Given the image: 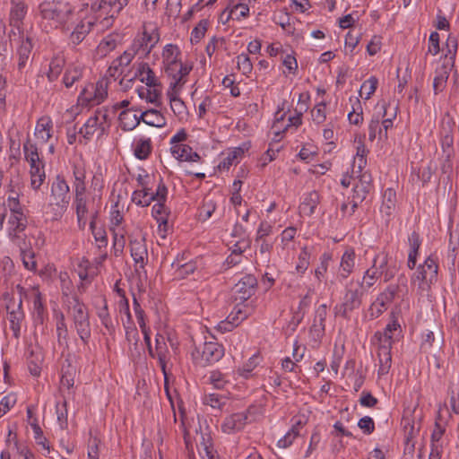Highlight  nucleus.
<instances>
[{
	"mask_svg": "<svg viewBox=\"0 0 459 459\" xmlns=\"http://www.w3.org/2000/svg\"><path fill=\"white\" fill-rule=\"evenodd\" d=\"M371 188V175L363 173L359 176L358 182L353 186V197L359 202H363Z\"/></svg>",
	"mask_w": 459,
	"mask_h": 459,
	"instance_id": "17",
	"label": "nucleus"
},
{
	"mask_svg": "<svg viewBox=\"0 0 459 459\" xmlns=\"http://www.w3.org/2000/svg\"><path fill=\"white\" fill-rule=\"evenodd\" d=\"M13 4L10 12V25L19 30L27 13V6L22 2L16 4L13 3Z\"/></svg>",
	"mask_w": 459,
	"mask_h": 459,
	"instance_id": "26",
	"label": "nucleus"
},
{
	"mask_svg": "<svg viewBox=\"0 0 459 459\" xmlns=\"http://www.w3.org/2000/svg\"><path fill=\"white\" fill-rule=\"evenodd\" d=\"M178 64L180 66L179 70H178L179 76L177 78L176 75H173V77L175 78V82L170 83V88H176L177 85H178V84H184L185 81H183V78L185 76L188 75V74L192 70L191 65L188 66V65L183 64L180 60H178Z\"/></svg>",
	"mask_w": 459,
	"mask_h": 459,
	"instance_id": "57",
	"label": "nucleus"
},
{
	"mask_svg": "<svg viewBox=\"0 0 459 459\" xmlns=\"http://www.w3.org/2000/svg\"><path fill=\"white\" fill-rule=\"evenodd\" d=\"M160 39L159 34H149L147 31H143V35L135 39L131 47L138 55H142L145 57L150 54L154 46Z\"/></svg>",
	"mask_w": 459,
	"mask_h": 459,
	"instance_id": "10",
	"label": "nucleus"
},
{
	"mask_svg": "<svg viewBox=\"0 0 459 459\" xmlns=\"http://www.w3.org/2000/svg\"><path fill=\"white\" fill-rule=\"evenodd\" d=\"M141 120L152 126L162 127L166 125V119L157 109H148L140 114Z\"/></svg>",
	"mask_w": 459,
	"mask_h": 459,
	"instance_id": "23",
	"label": "nucleus"
},
{
	"mask_svg": "<svg viewBox=\"0 0 459 459\" xmlns=\"http://www.w3.org/2000/svg\"><path fill=\"white\" fill-rule=\"evenodd\" d=\"M134 78H138L148 87H156L161 85L160 82L148 63L141 62L138 64Z\"/></svg>",
	"mask_w": 459,
	"mask_h": 459,
	"instance_id": "14",
	"label": "nucleus"
},
{
	"mask_svg": "<svg viewBox=\"0 0 459 459\" xmlns=\"http://www.w3.org/2000/svg\"><path fill=\"white\" fill-rule=\"evenodd\" d=\"M313 120L317 124H322L325 122V103L321 102L317 104L314 109L312 110Z\"/></svg>",
	"mask_w": 459,
	"mask_h": 459,
	"instance_id": "63",
	"label": "nucleus"
},
{
	"mask_svg": "<svg viewBox=\"0 0 459 459\" xmlns=\"http://www.w3.org/2000/svg\"><path fill=\"white\" fill-rule=\"evenodd\" d=\"M57 341L59 344L67 342L68 330L65 322V316L61 314L60 318L56 323Z\"/></svg>",
	"mask_w": 459,
	"mask_h": 459,
	"instance_id": "52",
	"label": "nucleus"
},
{
	"mask_svg": "<svg viewBox=\"0 0 459 459\" xmlns=\"http://www.w3.org/2000/svg\"><path fill=\"white\" fill-rule=\"evenodd\" d=\"M256 286L257 280L254 275H245L234 286L235 300H239L241 303L247 301L255 294Z\"/></svg>",
	"mask_w": 459,
	"mask_h": 459,
	"instance_id": "7",
	"label": "nucleus"
},
{
	"mask_svg": "<svg viewBox=\"0 0 459 459\" xmlns=\"http://www.w3.org/2000/svg\"><path fill=\"white\" fill-rule=\"evenodd\" d=\"M437 260L433 255L427 257L423 264H420L416 275L412 279L419 281V288L422 290H429L437 281Z\"/></svg>",
	"mask_w": 459,
	"mask_h": 459,
	"instance_id": "3",
	"label": "nucleus"
},
{
	"mask_svg": "<svg viewBox=\"0 0 459 459\" xmlns=\"http://www.w3.org/2000/svg\"><path fill=\"white\" fill-rule=\"evenodd\" d=\"M24 318V314L22 308L17 307V310L9 312L10 328L13 333V336L18 339L20 337L21 324Z\"/></svg>",
	"mask_w": 459,
	"mask_h": 459,
	"instance_id": "34",
	"label": "nucleus"
},
{
	"mask_svg": "<svg viewBox=\"0 0 459 459\" xmlns=\"http://www.w3.org/2000/svg\"><path fill=\"white\" fill-rule=\"evenodd\" d=\"M93 117L99 118V123L100 124V134H102L106 128L109 126L108 111L106 108L97 109Z\"/></svg>",
	"mask_w": 459,
	"mask_h": 459,
	"instance_id": "61",
	"label": "nucleus"
},
{
	"mask_svg": "<svg viewBox=\"0 0 459 459\" xmlns=\"http://www.w3.org/2000/svg\"><path fill=\"white\" fill-rule=\"evenodd\" d=\"M45 164L39 163V165L30 166V186L33 189L38 190L43 184L46 178Z\"/></svg>",
	"mask_w": 459,
	"mask_h": 459,
	"instance_id": "27",
	"label": "nucleus"
},
{
	"mask_svg": "<svg viewBox=\"0 0 459 459\" xmlns=\"http://www.w3.org/2000/svg\"><path fill=\"white\" fill-rule=\"evenodd\" d=\"M131 255L139 268H143L147 260V247L145 245V238L142 236L140 239L131 238L129 241Z\"/></svg>",
	"mask_w": 459,
	"mask_h": 459,
	"instance_id": "12",
	"label": "nucleus"
},
{
	"mask_svg": "<svg viewBox=\"0 0 459 459\" xmlns=\"http://www.w3.org/2000/svg\"><path fill=\"white\" fill-rule=\"evenodd\" d=\"M377 135H378L379 140L382 139V126L380 125L379 118H372L368 125V139L370 142H373Z\"/></svg>",
	"mask_w": 459,
	"mask_h": 459,
	"instance_id": "53",
	"label": "nucleus"
},
{
	"mask_svg": "<svg viewBox=\"0 0 459 459\" xmlns=\"http://www.w3.org/2000/svg\"><path fill=\"white\" fill-rule=\"evenodd\" d=\"M117 0H97L91 4V11L95 13H100V15H106V17L115 18L121 12L117 8Z\"/></svg>",
	"mask_w": 459,
	"mask_h": 459,
	"instance_id": "15",
	"label": "nucleus"
},
{
	"mask_svg": "<svg viewBox=\"0 0 459 459\" xmlns=\"http://www.w3.org/2000/svg\"><path fill=\"white\" fill-rule=\"evenodd\" d=\"M299 436V430L297 426L292 428L285 434V436L278 441V446L281 448H287L290 446L293 440Z\"/></svg>",
	"mask_w": 459,
	"mask_h": 459,
	"instance_id": "55",
	"label": "nucleus"
},
{
	"mask_svg": "<svg viewBox=\"0 0 459 459\" xmlns=\"http://www.w3.org/2000/svg\"><path fill=\"white\" fill-rule=\"evenodd\" d=\"M228 398L219 394H210L205 395L204 404L210 405L213 409L222 410L226 405Z\"/></svg>",
	"mask_w": 459,
	"mask_h": 459,
	"instance_id": "38",
	"label": "nucleus"
},
{
	"mask_svg": "<svg viewBox=\"0 0 459 459\" xmlns=\"http://www.w3.org/2000/svg\"><path fill=\"white\" fill-rule=\"evenodd\" d=\"M348 119L351 124L355 126H359L363 122L362 107L358 98L355 99L352 110L348 114Z\"/></svg>",
	"mask_w": 459,
	"mask_h": 459,
	"instance_id": "40",
	"label": "nucleus"
},
{
	"mask_svg": "<svg viewBox=\"0 0 459 459\" xmlns=\"http://www.w3.org/2000/svg\"><path fill=\"white\" fill-rule=\"evenodd\" d=\"M448 394L450 395L451 411L459 414V386H456L454 382L449 383Z\"/></svg>",
	"mask_w": 459,
	"mask_h": 459,
	"instance_id": "45",
	"label": "nucleus"
},
{
	"mask_svg": "<svg viewBox=\"0 0 459 459\" xmlns=\"http://www.w3.org/2000/svg\"><path fill=\"white\" fill-rule=\"evenodd\" d=\"M149 88L150 89L146 91V100L154 104L156 107H160L161 105L160 99L161 96L162 85Z\"/></svg>",
	"mask_w": 459,
	"mask_h": 459,
	"instance_id": "51",
	"label": "nucleus"
},
{
	"mask_svg": "<svg viewBox=\"0 0 459 459\" xmlns=\"http://www.w3.org/2000/svg\"><path fill=\"white\" fill-rule=\"evenodd\" d=\"M245 307L246 306H243L242 307L239 304H238L237 306H235L233 311L228 316L227 319H230V323L237 326L249 315L247 309H244Z\"/></svg>",
	"mask_w": 459,
	"mask_h": 459,
	"instance_id": "44",
	"label": "nucleus"
},
{
	"mask_svg": "<svg viewBox=\"0 0 459 459\" xmlns=\"http://www.w3.org/2000/svg\"><path fill=\"white\" fill-rule=\"evenodd\" d=\"M33 48L31 39L26 37L22 39L20 47L18 48V70L22 73L23 70L31 63V49Z\"/></svg>",
	"mask_w": 459,
	"mask_h": 459,
	"instance_id": "16",
	"label": "nucleus"
},
{
	"mask_svg": "<svg viewBox=\"0 0 459 459\" xmlns=\"http://www.w3.org/2000/svg\"><path fill=\"white\" fill-rule=\"evenodd\" d=\"M30 424L33 429L34 438L36 439L37 444L39 446H42L43 448L49 451V446L48 445V440L43 436V431L38 423V420L36 418H34L33 420L30 422Z\"/></svg>",
	"mask_w": 459,
	"mask_h": 459,
	"instance_id": "47",
	"label": "nucleus"
},
{
	"mask_svg": "<svg viewBox=\"0 0 459 459\" xmlns=\"http://www.w3.org/2000/svg\"><path fill=\"white\" fill-rule=\"evenodd\" d=\"M378 84V80L375 76H371L368 80L365 81L359 90V96L363 98V90L367 91L365 100L370 99L371 95L376 91Z\"/></svg>",
	"mask_w": 459,
	"mask_h": 459,
	"instance_id": "48",
	"label": "nucleus"
},
{
	"mask_svg": "<svg viewBox=\"0 0 459 459\" xmlns=\"http://www.w3.org/2000/svg\"><path fill=\"white\" fill-rule=\"evenodd\" d=\"M23 152L25 159L30 163V166L44 163V161L39 158L38 147L35 143H30V140H27L23 144Z\"/></svg>",
	"mask_w": 459,
	"mask_h": 459,
	"instance_id": "32",
	"label": "nucleus"
},
{
	"mask_svg": "<svg viewBox=\"0 0 459 459\" xmlns=\"http://www.w3.org/2000/svg\"><path fill=\"white\" fill-rule=\"evenodd\" d=\"M192 148L187 144H175L171 147L173 156L179 160H186L188 153H191Z\"/></svg>",
	"mask_w": 459,
	"mask_h": 459,
	"instance_id": "58",
	"label": "nucleus"
},
{
	"mask_svg": "<svg viewBox=\"0 0 459 459\" xmlns=\"http://www.w3.org/2000/svg\"><path fill=\"white\" fill-rule=\"evenodd\" d=\"M82 76V71L78 67H74L73 69H69L65 72L63 82L65 87L70 88L74 85V83L78 81Z\"/></svg>",
	"mask_w": 459,
	"mask_h": 459,
	"instance_id": "50",
	"label": "nucleus"
},
{
	"mask_svg": "<svg viewBox=\"0 0 459 459\" xmlns=\"http://www.w3.org/2000/svg\"><path fill=\"white\" fill-rule=\"evenodd\" d=\"M77 334L79 335L80 339L83 342V344H88L89 340L91 336V324L90 320L85 321L83 323H79L74 325Z\"/></svg>",
	"mask_w": 459,
	"mask_h": 459,
	"instance_id": "43",
	"label": "nucleus"
},
{
	"mask_svg": "<svg viewBox=\"0 0 459 459\" xmlns=\"http://www.w3.org/2000/svg\"><path fill=\"white\" fill-rule=\"evenodd\" d=\"M168 97L170 101V108L176 116H181L186 112V105L184 101L178 96L175 88L168 91Z\"/></svg>",
	"mask_w": 459,
	"mask_h": 459,
	"instance_id": "35",
	"label": "nucleus"
},
{
	"mask_svg": "<svg viewBox=\"0 0 459 459\" xmlns=\"http://www.w3.org/2000/svg\"><path fill=\"white\" fill-rule=\"evenodd\" d=\"M192 355L197 364L205 367L219 361L224 355V349L218 342H205L202 349L195 348Z\"/></svg>",
	"mask_w": 459,
	"mask_h": 459,
	"instance_id": "2",
	"label": "nucleus"
},
{
	"mask_svg": "<svg viewBox=\"0 0 459 459\" xmlns=\"http://www.w3.org/2000/svg\"><path fill=\"white\" fill-rule=\"evenodd\" d=\"M358 427L367 435H369L375 430V422L369 416H364L358 422Z\"/></svg>",
	"mask_w": 459,
	"mask_h": 459,
	"instance_id": "62",
	"label": "nucleus"
},
{
	"mask_svg": "<svg viewBox=\"0 0 459 459\" xmlns=\"http://www.w3.org/2000/svg\"><path fill=\"white\" fill-rule=\"evenodd\" d=\"M355 253L352 249L344 252L341 261L340 276L343 279L347 278L352 272L354 267Z\"/></svg>",
	"mask_w": 459,
	"mask_h": 459,
	"instance_id": "29",
	"label": "nucleus"
},
{
	"mask_svg": "<svg viewBox=\"0 0 459 459\" xmlns=\"http://www.w3.org/2000/svg\"><path fill=\"white\" fill-rule=\"evenodd\" d=\"M399 290V286L395 284L389 285L386 290L381 292L377 299L372 303V309H375L376 307H385L387 308L388 305L393 302L397 292Z\"/></svg>",
	"mask_w": 459,
	"mask_h": 459,
	"instance_id": "21",
	"label": "nucleus"
},
{
	"mask_svg": "<svg viewBox=\"0 0 459 459\" xmlns=\"http://www.w3.org/2000/svg\"><path fill=\"white\" fill-rule=\"evenodd\" d=\"M209 22L206 19L201 20L191 32L192 44H197L204 37L207 30Z\"/></svg>",
	"mask_w": 459,
	"mask_h": 459,
	"instance_id": "41",
	"label": "nucleus"
},
{
	"mask_svg": "<svg viewBox=\"0 0 459 459\" xmlns=\"http://www.w3.org/2000/svg\"><path fill=\"white\" fill-rule=\"evenodd\" d=\"M327 316V307L323 304L316 310V316L314 319L313 327L319 326L322 330L325 329V321Z\"/></svg>",
	"mask_w": 459,
	"mask_h": 459,
	"instance_id": "56",
	"label": "nucleus"
},
{
	"mask_svg": "<svg viewBox=\"0 0 459 459\" xmlns=\"http://www.w3.org/2000/svg\"><path fill=\"white\" fill-rule=\"evenodd\" d=\"M180 54L178 48L173 44H168L165 46L162 57L164 63H166V73L168 74H171V73L175 70V66L178 65V55Z\"/></svg>",
	"mask_w": 459,
	"mask_h": 459,
	"instance_id": "19",
	"label": "nucleus"
},
{
	"mask_svg": "<svg viewBox=\"0 0 459 459\" xmlns=\"http://www.w3.org/2000/svg\"><path fill=\"white\" fill-rule=\"evenodd\" d=\"M447 79H448V73H447L446 67H444L443 71L441 73H439L437 75H436L434 78L433 89H434L435 94H437L438 91H443Z\"/></svg>",
	"mask_w": 459,
	"mask_h": 459,
	"instance_id": "59",
	"label": "nucleus"
},
{
	"mask_svg": "<svg viewBox=\"0 0 459 459\" xmlns=\"http://www.w3.org/2000/svg\"><path fill=\"white\" fill-rule=\"evenodd\" d=\"M310 254L307 252V247H304L299 255V263L297 264L296 270L299 273H304L309 264Z\"/></svg>",
	"mask_w": 459,
	"mask_h": 459,
	"instance_id": "60",
	"label": "nucleus"
},
{
	"mask_svg": "<svg viewBox=\"0 0 459 459\" xmlns=\"http://www.w3.org/2000/svg\"><path fill=\"white\" fill-rule=\"evenodd\" d=\"M255 406H249L247 411L233 413L225 418L221 429L224 433L230 434L241 430L248 421V414L255 409Z\"/></svg>",
	"mask_w": 459,
	"mask_h": 459,
	"instance_id": "9",
	"label": "nucleus"
},
{
	"mask_svg": "<svg viewBox=\"0 0 459 459\" xmlns=\"http://www.w3.org/2000/svg\"><path fill=\"white\" fill-rule=\"evenodd\" d=\"M138 55L134 49H132V47L128 50L124 51V53L116 58V64H120L123 67L127 66L131 64L134 57Z\"/></svg>",
	"mask_w": 459,
	"mask_h": 459,
	"instance_id": "64",
	"label": "nucleus"
},
{
	"mask_svg": "<svg viewBox=\"0 0 459 459\" xmlns=\"http://www.w3.org/2000/svg\"><path fill=\"white\" fill-rule=\"evenodd\" d=\"M8 202L11 206V215L8 219V223L10 224L9 235L12 238H16L18 232H22L26 229L27 220L17 198L9 197Z\"/></svg>",
	"mask_w": 459,
	"mask_h": 459,
	"instance_id": "6",
	"label": "nucleus"
},
{
	"mask_svg": "<svg viewBox=\"0 0 459 459\" xmlns=\"http://www.w3.org/2000/svg\"><path fill=\"white\" fill-rule=\"evenodd\" d=\"M158 203L152 206V213L155 218L157 222L159 223L160 230L163 228L166 230V227L168 226V216L169 212L165 206V202L157 201Z\"/></svg>",
	"mask_w": 459,
	"mask_h": 459,
	"instance_id": "25",
	"label": "nucleus"
},
{
	"mask_svg": "<svg viewBox=\"0 0 459 459\" xmlns=\"http://www.w3.org/2000/svg\"><path fill=\"white\" fill-rule=\"evenodd\" d=\"M39 13L45 20L55 21L65 26L74 15V7L67 1L43 2L39 6Z\"/></svg>",
	"mask_w": 459,
	"mask_h": 459,
	"instance_id": "1",
	"label": "nucleus"
},
{
	"mask_svg": "<svg viewBox=\"0 0 459 459\" xmlns=\"http://www.w3.org/2000/svg\"><path fill=\"white\" fill-rule=\"evenodd\" d=\"M32 292H33V296H34V299H33L34 312L37 316V319L42 322L44 313H45V307H44L43 300H42V295H41V292L39 290L38 287H34L32 289Z\"/></svg>",
	"mask_w": 459,
	"mask_h": 459,
	"instance_id": "39",
	"label": "nucleus"
},
{
	"mask_svg": "<svg viewBox=\"0 0 459 459\" xmlns=\"http://www.w3.org/2000/svg\"><path fill=\"white\" fill-rule=\"evenodd\" d=\"M247 149H248L247 147L235 148L233 151H231L228 154V156L224 159L222 163L219 165V167L222 166L223 168H229L235 162V160H237L238 158H240L244 154L245 150H247Z\"/></svg>",
	"mask_w": 459,
	"mask_h": 459,
	"instance_id": "49",
	"label": "nucleus"
},
{
	"mask_svg": "<svg viewBox=\"0 0 459 459\" xmlns=\"http://www.w3.org/2000/svg\"><path fill=\"white\" fill-rule=\"evenodd\" d=\"M361 295L358 289L352 290L347 286L342 302L334 307L335 315L348 319L349 314L361 305Z\"/></svg>",
	"mask_w": 459,
	"mask_h": 459,
	"instance_id": "5",
	"label": "nucleus"
},
{
	"mask_svg": "<svg viewBox=\"0 0 459 459\" xmlns=\"http://www.w3.org/2000/svg\"><path fill=\"white\" fill-rule=\"evenodd\" d=\"M320 196L318 192L311 191L307 195L304 201L299 205L300 213L310 216L315 212V210L319 204Z\"/></svg>",
	"mask_w": 459,
	"mask_h": 459,
	"instance_id": "24",
	"label": "nucleus"
},
{
	"mask_svg": "<svg viewBox=\"0 0 459 459\" xmlns=\"http://www.w3.org/2000/svg\"><path fill=\"white\" fill-rule=\"evenodd\" d=\"M63 60L60 58H54L49 64V71L48 78L50 82L55 81L62 71Z\"/></svg>",
	"mask_w": 459,
	"mask_h": 459,
	"instance_id": "54",
	"label": "nucleus"
},
{
	"mask_svg": "<svg viewBox=\"0 0 459 459\" xmlns=\"http://www.w3.org/2000/svg\"><path fill=\"white\" fill-rule=\"evenodd\" d=\"M392 342L388 341L387 338L382 340V337H379V346H378V359H379V368L378 375H385L389 372L392 364Z\"/></svg>",
	"mask_w": 459,
	"mask_h": 459,
	"instance_id": "11",
	"label": "nucleus"
},
{
	"mask_svg": "<svg viewBox=\"0 0 459 459\" xmlns=\"http://www.w3.org/2000/svg\"><path fill=\"white\" fill-rule=\"evenodd\" d=\"M53 127L52 120L48 117H42L37 122L35 127V135L42 143H47L51 138V130Z\"/></svg>",
	"mask_w": 459,
	"mask_h": 459,
	"instance_id": "20",
	"label": "nucleus"
},
{
	"mask_svg": "<svg viewBox=\"0 0 459 459\" xmlns=\"http://www.w3.org/2000/svg\"><path fill=\"white\" fill-rule=\"evenodd\" d=\"M98 316L101 321V324L107 329L108 333L109 334H113L115 333V325L108 313V305L106 301L104 307L98 312Z\"/></svg>",
	"mask_w": 459,
	"mask_h": 459,
	"instance_id": "42",
	"label": "nucleus"
},
{
	"mask_svg": "<svg viewBox=\"0 0 459 459\" xmlns=\"http://www.w3.org/2000/svg\"><path fill=\"white\" fill-rule=\"evenodd\" d=\"M98 212H95L91 217V221L90 222V229L91 233L95 238V241L98 243V248H101L108 245L107 233L104 229L96 227V217Z\"/></svg>",
	"mask_w": 459,
	"mask_h": 459,
	"instance_id": "33",
	"label": "nucleus"
},
{
	"mask_svg": "<svg viewBox=\"0 0 459 459\" xmlns=\"http://www.w3.org/2000/svg\"><path fill=\"white\" fill-rule=\"evenodd\" d=\"M121 128L125 131L134 129L140 123V116L134 113V109H126L119 114Z\"/></svg>",
	"mask_w": 459,
	"mask_h": 459,
	"instance_id": "22",
	"label": "nucleus"
},
{
	"mask_svg": "<svg viewBox=\"0 0 459 459\" xmlns=\"http://www.w3.org/2000/svg\"><path fill=\"white\" fill-rule=\"evenodd\" d=\"M172 266H178L177 271L178 275L181 277H186L189 274H192L196 270V264L195 262L190 261L185 264H180L178 258H177V260L172 263Z\"/></svg>",
	"mask_w": 459,
	"mask_h": 459,
	"instance_id": "46",
	"label": "nucleus"
},
{
	"mask_svg": "<svg viewBox=\"0 0 459 459\" xmlns=\"http://www.w3.org/2000/svg\"><path fill=\"white\" fill-rule=\"evenodd\" d=\"M69 186L65 178L56 176L51 186L50 204L60 209V212L66 211L70 203Z\"/></svg>",
	"mask_w": 459,
	"mask_h": 459,
	"instance_id": "4",
	"label": "nucleus"
},
{
	"mask_svg": "<svg viewBox=\"0 0 459 459\" xmlns=\"http://www.w3.org/2000/svg\"><path fill=\"white\" fill-rule=\"evenodd\" d=\"M383 198H384V200H383L382 210L387 215H390L395 207L396 193L394 189L387 188L384 193Z\"/></svg>",
	"mask_w": 459,
	"mask_h": 459,
	"instance_id": "37",
	"label": "nucleus"
},
{
	"mask_svg": "<svg viewBox=\"0 0 459 459\" xmlns=\"http://www.w3.org/2000/svg\"><path fill=\"white\" fill-rule=\"evenodd\" d=\"M68 302L74 325L90 320L88 308L77 295L72 296Z\"/></svg>",
	"mask_w": 459,
	"mask_h": 459,
	"instance_id": "13",
	"label": "nucleus"
},
{
	"mask_svg": "<svg viewBox=\"0 0 459 459\" xmlns=\"http://www.w3.org/2000/svg\"><path fill=\"white\" fill-rule=\"evenodd\" d=\"M152 150V141L150 138L147 139H140L136 142L134 154L139 160H146L150 156Z\"/></svg>",
	"mask_w": 459,
	"mask_h": 459,
	"instance_id": "31",
	"label": "nucleus"
},
{
	"mask_svg": "<svg viewBox=\"0 0 459 459\" xmlns=\"http://www.w3.org/2000/svg\"><path fill=\"white\" fill-rule=\"evenodd\" d=\"M167 194H168V188L165 186V184L163 183L162 178H160V183L158 185L156 192L152 194V195H150L146 200H139L137 202V204L141 205V206H148L154 200L166 202Z\"/></svg>",
	"mask_w": 459,
	"mask_h": 459,
	"instance_id": "30",
	"label": "nucleus"
},
{
	"mask_svg": "<svg viewBox=\"0 0 459 459\" xmlns=\"http://www.w3.org/2000/svg\"><path fill=\"white\" fill-rule=\"evenodd\" d=\"M98 129L100 130L99 118L92 116L86 121L83 126L80 128L79 134H82L84 138L89 139Z\"/></svg>",
	"mask_w": 459,
	"mask_h": 459,
	"instance_id": "36",
	"label": "nucleus"
},
{
	"mask_svg": "<svg viewBox=\"0 0 459 459\" xmlns=\"http://www.w3.org/2000/svg\"><path fill=\"white\" fill-rule=\"evenodd\" d=\"M377 258L378 256H377L374 259V264L365 272L362 282L360 283L362 289L368 290L374 286L378 278L380 277V275L382 274V271H380V269H382L383 266L386 264V260L385 257H384V260L380 264L379 268H377L376 266Z\"/></svg>",
	"mask_w": 459,
	"mask_h": 459,
	"instance_id": "18",
	"label": "nucleus"
},
{
	"mask_svg": "<svg viewBox=\"0 0 459 459\" xmlns=\"http://www.w3.org/2000/svg\"><path fill=\"white\" fill-rule=\"evenodd\" d=\"M90 88L92 91V97H87L86 93L90 91L89 88H84L80 96H79V101L82 104L86 105H99L108 96V88L107 85L104 84L102 81L98 82L95 85L90 84Z\"/></svg>",
	"mask_w": 459,
	"mask_h": 459,
	"instance_id": "8",
	"label": "nucleus"
},
{
	"mask_svg": "<svg viewBox=\"0 0 459 459\" xmlns=\"http://www.w3.org/2000/svg\"><path fill=\"white\" fill-rule=\"evenodd\" d=\"M93 23L91 22H80L70 35V40L74 44H80L91 31Z\"/></svg>",
	"mask_w": 459,
	"mask_h": 459,
	"instance_id": "28",
	"label": "nucleus"
}]
</instances>
